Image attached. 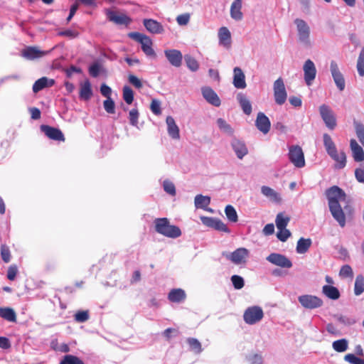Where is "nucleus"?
I'll return each mask as SVG.
<instances>
[{"label": "nucleus", "mask_w": 364, "mask_h": 364, "mask_svg": "<svg viewBox=\"0 0 364 364\" xmlns=\"http://www.w3.org/2000/svg\"><path fill=\"white\" fill-rule=\"evenodd\" d=\"M264 316L262 309L259 306L248 307L244 312V321L249 325H253L259 322Z\"/></svg>", "instance_id": "423d86ee"}, {"label": "nucleus", "mask_w": 364, "mask_h": 364, "mask_svg": "<svg viewBox=\"0 0 364 364\" xmlns=\"http://www.w3.org/2000/svg\"><path fill=\"white\" fill-rule=\"evenodd\" d=\"M262 193L269 198L272 202L280 203L282 202L281 195L269 186H263L261 188Z\"/></svg>", "instance_id": "bb28decb"}, {"label": "nucleus", "mask_w": 364, "mask_h": 364, "mask_svg": "<svg viewBox=\"0 0 364 364\" xmlns=\"http://www.w3.org/2000/svg\"><path fill=\"white\" fill-rule=\"evenodd\" d=\"M190 21V14L188 13L181 14L176 17V21L179 26H186Z\"/></svg>", "instance_id": "69168bd1"}, {"label": "nucleus", "mask_w": 364, "mask_h": 364, "mask_svg": "<svg viewBox=\"0 0 364 364\" xmlns=\"http://www.w3.org/2000/svg\"><path fill=\"white\" fill-rule=\"evenodd\" d=\"M230 279L234 288L236 289H241L245 285L244 279L239 275H233Z\"/></svg>", "instance_id": "603ef678"}, {"label": "nucleus", "mask_w": 364, "mask_h": 364, "mask_svg": "<svg viewBox=\"0 0 364 364\" xmlns=\"http://www.w3.org/2000/svg\"><path fill=\"white\" fill-rule=\"evenodd\" d=\"M50 51H44L38 49L37 47H28L22 52V55L28 60H34L43 57L49 53Z\"/></svg>", "instance_id": "aec40b11"}, {"label": "nucleus", "mask_w": 364, "mask_h": 364, "mask_svg": "<svg viewBox=\"0 0 364 364\" xmlns=\"http://www.w3.org/2000/svg\"><path fill=\"white\" fill-rule=\"evenodd\" d=\"M55 83L54 80L48 79L46 77H43L37 80L33 85V92L37 93L43 89L51 87Z\"/></svg>", "instance_id": "c85d7f7f"}, {"label": "nucleus", "mask_w": 364, "mask_h": 364, "mask_svg": "<svg viewBox=\"0 0 364 364\" xmlns=\"http://www.w3.org/2000/svg\"><path fill=\"white\" fill-rule=\"evenodd\" d=\"M322 293L328 299L336 300L341 294L339 290L332 285H324L322 287Z\"/></svg>", "instance_id": "2f4dec72"}, {"label": "nucleus", "mask_w": 364, "mask_h": 364, "mask_svg": "<svg viewBox=\"0 0 364 364\" xmlns=\"http://www.w3.org/2000/svg\"><path fill=\"white\" fill-rule=\"evenodd\" d=\"M155 230L156 232L170 238H177L181 235L180 228L171 225L166 218H160L154 220Z\"/></svg>", "instance_id": "f257e3e1"}, {"label": "nucleus", "mask_w": 364, "mask_h": 364, "mask_svg": "<svg viewBox=\"0 0 364 364\" xmlns=\"http://www.w3.org/2000/svg\"><path fill=\"white\" fill-rule=\"evenodd\" d=\"M355 133L360 142L364 146V125L360 122H354Z\"/></svg>", "instance_id": "09e8293b"}, {"label": "nucleus", "mask_w": 364, "mask_h": 364, "mask_svg": "<svg viewBox=\"0 0 364 364\" xmlns=\"http://www.w3.org/2000/svg\"><path fill=\"white\" fill-rule=\"evenodd\" d=\"M167 132L168 135L173 139H179L180 132L178 125L171 116H168L166 119Z\"/></svg>", "instance_id": "a878e982"}, {"label": "nucleus", "mask_w": 364, "mask_h": 364, "mask_svg": "<svg viewBox=\"0 0 364 364\" xmlns=\"http://www.w3.org/2000/svg\"><path fill=\"white\" fill-rule=\"evenodd\" d=\"M0 316L10 322L16 321V314L11 308H0Z\"/></svg>", "instance_id": "c9c22d12"}, {"label": "nucleus", "mask_w": 364, "mask_h": 364, "mask_svg": "<svg viewBox=\"0 0 364 364\" xmlns=\"http://www.w3.org/2000/svg\"><path fill=\"white\" fill-rule=\"evenodd\" d=\"M266 259L271 264L282 268L289 269L292 267L291 261L285 255L279 253H271Z\"/></svg>", "instance_id": "f8f14e48"}, {"label": "nucleus", "mask_w": 364, "mask_h": 364, "mask_svg": "<svg viewBox=\"0 0 364 364\" xmlns=\"http://www.w3.org/2000/svg\"><path fill=\"white\" fill-rule=\"evenodd\" d=\"M232 84L237 89H245L247 86L245 82V75L239 67H235L233 69V80Z\"/></svg>", "instance_id": "412c9836"}, {"label": "nucleus", "mask_w": 364, "mask_h": 364, "mask_svg": "<svg viewBox=\"0 0 364 364\" xmlns=\"http://www.w3.org/2000/svg\"><path fill=\"white\" fill-rule=\"evenodd\" d=\"M123 99L128 105H131L134 100V92L129 86L123 87Z\"/></svg>", "instance_id": "49530a36"}, {"label": "nucleus", "mask_w": 364, "mask_h": 364, "mask_svg": "<svg viewBox=\"0 0 364 364\" xmlns=\"http://www.w3.org/2000/svg\"><path fill=\"white\" fill-rule=\"evenodd\" d=\"M312 241L310 238L305 239L304 237H301L296 244V250L299 254H304L306 253L309 247H311Z\"/></svg>", "instance_id": "72a5a7b5"}, {"label": "nucleus", "mask_w": 364, "mask_h": 364, "mask_svg": "<svg viewBox=\"0 0 364 364\" xmlns=\"http://www.w3.org/2000/svg\"><path fill=\"white\" fill-rule=\"evenodd\" d=\"M326 198L328 202V206L340 205L339 202L345 200L346 193L338 186H333L326 190Z\"/></svg>", "instance_id": "0eeeda50"}, {"label": "nucleus", "mask_w": 364, "mask_h": 364, "mask_svg": "<svg viewBox=\"0 0 364 364\" xmlns=\"http://www.w3.org/2000/svg\"><path fill=\"white\" fill-rule=\"evenodd\" d=\"M128 36L141 45V50L147 57L153 58L156 57V52L152 48L153 43L150 37L139 32L129 33Z\"/></svg>", "instance_id": "7ed1b4c3"}, {"label": "nucleus", "mask_w": 364, "mask_h": 364, "mask_svg": "<svg viewBox=\"0 0 364 364\" xmlns=\"http://www.w3.org/2000/svg\"><path fill=\"white\" fill-rule=\"evenodd\" d=\"M231 146L235 151L237 157L242 159L248 153L247 148L245 142L237 138H233L231 141Z\"/></svg>", "instance_id": "6ab92c4d"}, {"label": "nucleus", "mask_w": 364, "mask_h": 364, "mask_svg": "<svg viewBox=\"0 0 364 364\" xmlns=\"http://www.w3.org/2000/svg\"><path fill=\"white\" fill-rule=\"evenodd\" d=\"M350 149L355 161H362L364 160V151L363 148L357 143L355 139L350 140Z\"/></svg>", "instance_id": "c756f323"}, {"label": "nucleus", "mask_w": 364, "mask_h": 364, "mask_svg": "<svg viewBox=\"0 0 364 364\" xmlns=\"http://www.w3.org/2000/svg\"><path fill=\"white\" fill-rule=\"evenodd\" d=\"M304 80L308 86H311L316 77V68L314 63L310 60H306L303 65Z\"/></svg>", "instance_id": "9d476101"}, {"label": "nucleus", "mask_w": 364, "mask_h": 364, "mask_svg": "<svg viewBox=\"0 0 364 364\" xmlns=\"http://www.w3.org/2000/svg\"><path fill=\"white\" fill-rule=\"evenodd\" d=\"M330 71L333 81L340 91L345 89L346 83L343 74L340 72L337 63L334 60L331 61Z\"/></svg>", "instance_id": "4468645a"}, {"label": "nucleus", "mask_w": 364, "mask_h": 364, "mask_svg": "<svg viewBox=\"0 0 364 364\" xmlns=\"http://www.w3.org/2000/svg\"><path fill=\"white\" fill-rule=\"evenodd\" d=\"M163 188L165 192L171 196L176 195V188L174 184L169 180H165L163 182Z\"/></svg>", "instance_id": "864d4df0"}, {"label": "nucleus", "mask_w": 364, "mask_h": 364, "mask_svg": "<svg viewBox=\"0 0 364 364\" xmlns=\"http://www.w3.org/2000/svg\"><path fill=\"white\" fill-rule=\"evenodd\" d=\"M200 219L204 225L214 228L215 223L217 218L208 216H200Z\"/></svg>", "instance_id": "0e129e2a"}, {"label": "nucleus", "mask_w": 364, "mask_h": 364, "mask_svg": "<svg viewBox=\"0 0 364 364\" xmlns=\"http://www.w3.org/2000/svg\"><path fill=\"white\" fill-rule=\"evenodd\" d=\"M329 210L333 218L343 228L346 225V215L341 205H331Z\"/></svg>", "instance_id": "b1692460"}, {"label": "nucleus", "mask_w": 364, "mask_h": 364, "mask_svg": "<svg viewBox=\"0 0 364 364\" xmlns=\"http://www.w3.org/2000/svg\"><path fill=\"white\" fill-rule=\"evenodd\" d=\"M105 14L109 21L117 25L128 26L132 21L131 18L126 14L117 12L112 9H106Z\"/></svg>", "instance_id": "ddd939ff"}, {"label": "nucleus", "mask_w": 364, "mask_h": 364, "mask_svg": "<svg viewBox=\"0 0 364 364\" xmlns=\"http://www.w3.org/2000/svg\"><path fill=\"white\" fill-rule=\"evenodd\" d=\"M289 161L297 168L305 166V160L303 151L299 146H291L289 151Z\"/></svg>", "instance_id": "6e6552de"}, {"label": "nucleus", "mask_w": 364, "mask_h": 364, "mask_svg": "<svg viewBox=\"0 0 364 364\" xmlns=\"http://www.w3.org/2000/svg\"><path fill=\"white\" fill-rule=\"evenodd\" d=\"M60 364H85L79 358L72 355H66L61 360Z\"/></svg>", "instance_id": "8fccbe9b"}, {"label": "nucleus", "mask_w": 364, "mask_h": 364, "mask_svg": "<svg viewBox=\"0 0 364 364\" xmlns=\"http://www.w3.org/2000/svg\"><path fill=\"white\" fill-rule=\"evenodd\" d=\"M298 301L303 308L309 310L318 309L323 305L322 299L313 294L300 295Z\"/></svg>", "instance_id": "39448f33"}, {"label": "nucleus", "mask_w": 364, "mask_h": 364, "mask_svg": "<svg viewBox=\"0 0 364 364\" xmlns=\"http://www.w3.org/2000/svg\"><path fill=\"white\" fill-rule=\"evenodd\" d=\"M336 318L338 322L344 325H352L355 322L354 319L349 318L346 316L337 315L336 316Z\"/></svg>", "instance_id": "774afa93"}, {"label": "nucleus", "mask_w": 364, "mask_h": 364, "mask_svg": "<svg viewBox=\"0 0 364 364\" xmlns=\"http://www.w3.org/2000/svg\"><path fill=\"white\" fill-rule=\"evenodd\" d=\"M225 213L229 221L236 223L238 220L237 213L232 205H228L225 208Z\"/></svg>", "instance_id": "c03bdc74"}, {"label": "nucleus", "mask_w": 364, "mask_h": 364, "mask_svg": "<svg viewBox=\"0 0 364 364\" xmlns=\"http://www.w3.org/2000/svg\"><path fill=\"white\" fill-rule=\"evenodd\" d=\"M210 203V198L209 196L197 195L194 199V204L196 208L206 209Z\"/></svg>", "instance_id": "f704fd0d"}, {"label": "nucleus", "mask_w": 364, "mask_h": 364, "mask_svg": "<svg viewBox=\"0 0 364 364\" xmlns=\"http://www.w3.org/2000/svg\"><path fill=\"white\" fill-rule=\"evenodd\" d=\"M323 145L328 154H333L337 150L335 143L329 134H323Z\"/></svg>", "instance_id": "4c0bfd02"}, {"label": "nucleus", "mask_w": 364, "mask_h": 364, "mask_svg": "<svg viewBox=\"0 0 364 364\" xmlns=\"http://www.w3.org/2000/svg\"><path fill=\"white\" fill-rule=\"evenodd\" d=\"M75 320L79 323L87 321L90 316L88 311H79L74 316Z\"/></svg>", "instance_id": "5fc2aeb1"}, {"label": "nucleus", "mask_w": 364, "mask_h": 364, "mask_svg": "<svg viewBox=\"0 0 364 364\" xmlns=\"http://www.w3.org/2000/svg\"><path fill=\"white\" fill-rule=\"evenodd\" d=\"M104 109L109 114H113L115 112V104L112 98L107 99L103 102Z\"/></svg>", "instance_id": "6e6d98bb"}, {"label": "nucleus", "mask_w": 364, "mask_h": 364, "mask_svg": "<svg viewBox=\"0 0 364 364\" xmlns=\"http://www.w3.org/2000/svg\"><path fill=\"white\" fill-rule=\"evenodd\" d=\"M332 348L338 353H343L348 348V341L346 338L335 341L332 343Z\"/></svg>", "instance_id": "58836bf2"}, {"label": "nucleus", "mask_w": 364, "mask_h": 364, "mask_svg": "<svg viewBox=\"0 0 364 364\" xmlns=\"http://www.w3.org/2000/svg\"><path fill=\"white\" fill-rule=\"evenodd\" d=\"M278 230L277 237L282 242H285L291 235L290 231L287 228Z\"/></svg>", "instance_id": "e2e57ef3"}, {"label": "nucleus", "mask_w": 364, "mask_h": 364, "mask_svg": "<svg viewBox=\"0 0 364 364\" xmlns=\"http://www.w3.org/2000/svg\"><path fill=\"white\" fill-rule=\"evenodd\" d=\"M101 67L98 63H94L89 68V73L93 77H97L100 73Z\"/></svg>", "instance_id": "680f3d73"}, {"label": "nucleus", "mask_w": 364, "mask_h": 364, "mask_svg": "<svg viewBox=\"0 0 364 364\" xmlns=\"http://www.w3.org/2000/svg\"><path fill=\"white\" fill-rule=\"evenodd\" d=\"M185 61L188 69L193 72H196L199 68V64L198 61L192 56L186 55L184 57Z\"/></svg>", "instance_id": "a18cd8bd"}, {"label": "nucleus", "mask_w": 364, "mask_h": 364, "mask_svg": "<svg viewBox=\"0 0 364 364\" xmlns=\"http://www.w3.org/2000/svg\"><path fill=\"white\" fill-rule=\"evenodd\" d=\"M357 70L360 76H364V47L362 48L358 58Z\"/></svg>", "instance_id": "de8ad7c7"}, {"label": "nucleus", "mask_w": 364, "mask_h": 364, "mask_svg": "<svg viewBox=\"0 0 364 364\" xmlns=\"http://www.w3.org/2000/svg\"><path fill=\"white\" fill-rule=\"evenodd\" d=\"M247 360L250 364H262L263 358L261 354L255 353L247 357Z\"/></svg>", "instance_id": "bf43d9fd"}, {"label": "nucleus", "mask_w": 364, "mask_h": 364, "mask_svg": "<svg viewBox=\"0 0 364 364\" xmlns=\"http://www.w3.org/2000/svg\"><path fill=\"white\" fill-rule=\"evenodd\" d=\"M41 130L47 137L50 139L62 141L65 140L63 134L58 128L43 124L41 126Z\"/></svg>", "instance_id": "f3484780"}, {"label": "nucleus", "mask_w": 364, "mask_h": 364, "mask_svg": "<svg viewBox=\"0 0 364 364\" xmlns=\"http://www.w3.org/2000/svg\"><path fill=\"white\" fill-rule=\"evenodd\" d=\"M139 113L136 108L132 109L129 112V119L130 124L134 127H137Z\"/></svg>", "instance_id": "3c124183"}, {"label": "nucleus", "mask_w": 364, "mask_h": 364, "mask_svg": "<svg viewBox=\"0 0 364 364\" xmlns=\"http://www.w3.org/2000/svg\"><path fill=\"white\" fill-rule=\"evenodd\" d=\"M364 292V277L359 274L356 277L355 281L354 293L359 296Z\"/></svg>", "instance_id": "37998d69"}, {"label": "nucleus", "mask_w": 364, "mask_h": 364, "mask_svg": "<svg viewBox=\"0 0 364 364\" xmlns=\"http://www.w3.org/2000/svg\"><path fill=\"white\" fill-rule=\"evenodd\" d=\"M289 220L290 218L288 216H285L283 213H278L275 220V223L277 229L282 230L286 228Z\"/></svg>", "instance_id": "a19ab883"}, {"label": "nucleus", "mask_w": 364, "mask_h": 364, "mask_svg": "<svg viewBox=\"0 0 364 364\" xmlns=\"http://www.w3.org/2000/svg\"><path fill=\"white\" fill-rule=\"evenodd\" d=\"M150 109L154 114H160L161 113L160 102L157 100H152Z\"/></svg>", "instance_id": "338daca9"}, {"label": "nucleus", "mask_w": 364, "mask_h": 364, "mask_svg": "<svg viewBox=\"0 0 364 364\" xmlns=\"http://www.w3.org/2000/svg\"><path fill=\"white\" fill-rule=\"evenodd\" d=\"M216 230L228 232L229 233L230 232V229L228 228V226L220 219L217 218L215 223L214 228Z\"/></svg>", "instance_id": "052dcab7"}, {"label": "nucleus", "mask_w": 364, "mask_h": 364, "mask_svg": "<svg viewBox=\"0 0 364 364\" xmlns=\"http://www.w3.org/2000/svg\"><path fill=\"white\" fill-rule=\"evenodd\" d=\"M242 0H233L230 9V17L236 21L243 18L242 12Z\"/></svg>", "instance_id": "5701e85b"}, {"label": "nucleus", "mask_w": 364, "mask_h": 364, "mask_svg": "<svg viewBox=\"0 0 364 364\" xmlns=\"http://www.w3.org/2000/svg\"><path fill=\"white\" fill-rule=\"evenodd\" d=\"M186 298V294L182 289H173L168 294V299L173 303H181Z\"/></svg>", "instance_id": "cd10ccee"}, {"label": "nucleus", "mask_w": 364, "mask_h": 364, "mask_svg": "<svg viewBox=\"0 0 364 364\" xmlns=\"http://www.w3.org/2000/svg\"><path fill=\"white\" fill-rule=\"evenodd\" d=\"M237 100L244 113L250 115L252 112V105L247 97L244 94L239 93L237 95Z\"/></svg>", "instance_id": "7c9ffc66"}, {"label": "nucleus", "mask_w": 364, "mask_h": 364, "mask_svg": "<svg viewBox=\"0 0 364 364\" xmlns=\"http://www.w3.org/2000/svg\"><path fill=\"white\" fill-rule=\"evenodd\" d=\"M223 256L236 265L245 264L250 252L245 247H240L232 252H223Z\"/></svg>", "instance_id": "20e7f679"}, {"label": "nucleus", "mask_w": 364, "mask_h": 364, "mask_svg": "<svg viewBox=\"0 0 364 364\" xmlns=\"http://www.w3.org/2000/svg\"><path fill=\"white\" fill-rule=\"evenodd\" d=\"M164 55L171 65L174 67H180L182 63L183 55L180 50L176 49H167L164 50Z\"/></svg>", "instance_id": "dca6fc26"}, {"label": "nucleus", "mask_w": 364, "mask_h": 364, "mask_svg": "<svg viewBox=\"0 0 364 364\" xmlns=\"http://www.w3.org/2000/svg\"><path fill=\"white\" fill-rule=\"evenodd\" d=\"M201 91L203 97L208 102L215 107L220 105V100L213 89L209 87H205L202 88Z\"/></svg>", "instance_id": "4be33fe9"}, {"label": "nucleus", "mask_w": 364, "mask_h": 364, "mask_svg": "<svg viewBox=\"0 0 364 364\" xmlns=\"http://www.w3.org/2000/svg\"><path fill=\"white\" fill-rule=\"evenodd\" d=\"M274 96L277 104L282 105L286 100L287 94L283 80L279 77L274 82Z\"/></svg>", "instance_id": "9b49d317"}, {"label": "nucleus", "mask_w": 364, "mask_h": 364, "mask_svg": "<svg viewBox=\"0 0 364 364\" xmlns=\"http://www.w3.org/2000/svg\"><path fill=\"white\" fill-rule=\"evenodd\" d=\"M319 112L326 126L330 129H333L336 126V119L332 109L323 104L319 107Z\"/></svg>", "instance_id": "1a4fd4ad"}, {"label": "nucleus", "mask_w": 364, "mask_h": 364, "mask_svg": "<svg viewBox=\"0 0 364 364\" xmlns=\"http://www.w3.org/2000/svg\"><path fill=\"white\" fill-rule=\"evenodd\" d=\"M1 256L3 261L8 263L11 260V252L9 247L6 245H2L1 247Z\"/></svg>", "instance_id": "13d9d810"}, {"label": "nucleus", "mask_w": 364, "mask_h": 364, "mask_svg": "<svg viewBox=\"0 0 364 364\" xmlns=\"http://www.w3.org/2000/svg\"><path fill=\"white\" fill-rule=\"evenodd\" d=\"M218 39L220 46L230 48L231 46V33L227 27H221L218 30Z\"/></svg>", "instance_id": "393cba45"}, {"label": "nucleus", "mask_w": 364, "mask_h": 364, "mask_svg": "<svg viewBox=\"0 0 364 364\" xmlns=\"http://www.w3.org/2000/svg\"><path fill=\"white\" fill-rule=\"evenodd\" d=\"M143 25L146 31L151 34H162L165 29L164 26L156 20L152 18H144Z\"/></svg>", "instance_id": "2eb2a0df"}, {"label": "nucleus", "mask_w": 364, "mask_h": 364, "mask_svg": "<svg viewBox=\"0 0 364 364\" xmlns=\"http://www.w3.org/2000/svg\"><path fill=\"white\" fill-rule=\"evenodd\" d=\"M339 275L343 278H352L353 276V272L350 266H349L348 264H346L341 268Z\"/></svg>", "instance_id": "4d7b16f0"}, {"label": "nucleus", "mask_w": 364, "mask_h": 364, "mask_svg": "<svg viewBox=\"0 0 364 364\" xmlns=\"http://www.w3.org/2000/svg\"><path fill=\"white\" fill-rule=\"evenodd\" d=\"M336 162V168H343L346 164V156L343 151L338 153L337 150L328 154Z\"/></svg>", "instance_id": "473e14b6"}, {"label": "nucleus", "mask_w": 364, "mask_h": 364, "mask_svg": "<svg viewBox=\"0 0 364 364\" xmlns=\"http://www.w3.org/2000/svg\"><path fill=\"white\" fill-rule=\"evenodd\" d=\"M190 348L196 354H200L203 351V348L200 341L195 338H188L186 340Z\"/></svg>", "instance_id": "79ce46f5"}, {"label": "nucleus", "mask_w": 364, "mask_h": 364, "mask_svg": "<svg viewBox=\"0 0 364 364\" xmlns=\"http://www.w3.org/2000/svg\"><path fill=\"white\" fill-rule=\"evenodd\" d=\"M92 95L90 82L86 80L80 86V97L81 99L88 100Z\"/></svg>", "instance_id": "e433bc0d"}, {"label": "nucleus", "mask_w": 364, "mask_h": 364, "mask_svg": "<svg viewBox=\"0 0 364 364\" xmlns=\"http://www.w3.org/2000/svg\"><path fill=\"white\" fill-rule=\"evenodd\" d=\"M217 125L223 133L232 136L234 134L233 128L225 119L219 118L217 119Z\"/></svg>", "instance_id": "ea45409f"}, {"label": "nucleus", "mask_w": 364, "mask_h": 364, "mask_svg": "<svg viewBox=\"0 0 364 364\" xmlns=\"http://www.w3.org/2000/svg\"><path fill=\"white\" fill-rule=\"evenodd\" d=\"M297 34V41L305 48H311V28L304 19L296 18L294 21Z\"/></svg>", "instance_id": "f03ea898"}, {"label": "nucleus", "mask_w": 364, "mask_h": 364, "mask_svg": "<svg viewBox=\"0 0 364 364\" xmlns=\"http://www.w3.org/2000/svg\"><path fill=\"white\" fill-rule=\"evenodd\" d=\"M255 126L262 133L267 134L270 130L271 122L263 112H259L255 120Z\"/></svg>", "instance_id": "a211bd4d"}]
</instances>
